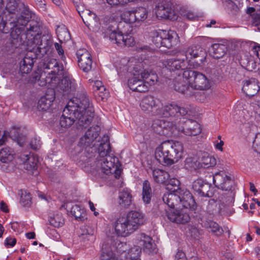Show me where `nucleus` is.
<instances>
[{"label":"nucleus","instance_id":"1","mask_svg":"<svg viewBox=\"0 0 260 260\" xmlns=\"http://www.w3.org/2000/svg\"><path fill=\"white\" fill-rule=\"evenodd\" d=\"M4 0H0V28L3 29L7 22L4 20L6 12L11 14L9 19L11 26V36L14 40L20 39L22 43H26L33 49L41 50L48 47L49 41L45 36L41 37L40 23L33 19L30 20L31 13L24 7L19 8L18 0H8L5 8Z\"/></svg>","mask_w":260,"mask_h":260},{"label":"nucleus","instance_id":"2","mask_svg":"<svg viewBox=\"0 0 260 260\" xmlns=\"http://www.w3.org/2000/svg\"><path fill=\"white\" fill-rule=\"evenodd\" d=\"M100 127L96 125L90 127L81 137L79 142L80 147L85 148L84 151L77 160V164L82 168L89 166L94 169H100L105 174H114L116 178L119 177L121 173L120 164L118 158L113 154H110V145L108 136L104 135L98 148H94L95 141L100 134Z\"/></svg>","mask_w":260,"mask_h":260},{"label":"nucleus","instance_id":"3","mask_svg":"<svg viewBox=\"0 0 260 260\" xmlns=\"http://www.w3.org/2000/svg\"><path fill=\"white\" fill-rule=\"evenodd\" d=\"M93 113V107L86 95L73 98L63 110L60 125L62 127L68 128L77 120L79 126L86 127L90 123Z\"/></svg>","mask_w":260,"mask_h":260},{"label":"nucleus","instance_id":"4","mask_svg":"<svg viewBox=\"0 0 260 260\" xmlns=\"http://www.w3.org/2000/svg\"><path fill=\"white\" fill-rule=\"evenodd\" d=\"M122 21L118 22L111 20L106 24L104 37L109 38L113 43L120 47L132 46L135 44L134 38L128 33L130 24L137 22L134 11H126L122 16Z\"/></svg>","mask_w":260,"mask_h":260},{"label":"nucleus","instance_id":"5","mask_svg":"<svg viewBox=\"0 0 260 260\" xmlns=\"http://www.w3.org/2000/svg\"><path fill=\"white\" fill-rule=\"evenodd\" d=\"M142 110L163 117L178 118L187 114V110L175 103L162 105L160 101L151 95L144 97L140 104Z\"/></svg>","mask_w":260,"mask_h":260},{"label":"nucleus","instance_id":"6","mask_svg":"<svg viewBox=\"0 0 260 260\" xmlns=\"http://www.w3.org/2000/svg\"><path fill=\"white\" fill-rule=\"evenodd\" d=\"M131 72L134 76L128 80V85L134 91L146 92L148 90L149 86L154 85L158 80L154 72L143 69L141 63L135 65Z\"/></svg>","mask_w":260,"mask_h":260},{"label":"nucleus","instance_id":"7","mask_svg":"<svg viewBox=\"0 0 260 260\" xmlns=\"http://www.w3.org/2000/svg\"><path fill=\"white\" fill-rule=\"evenodd\" d=\"M183 146L178 141H166L155 149V157L164 165H171L177 162L182 157Z\"/></svg>","mask_w":260,"mask_h":260},{"label":"nucleus","instance_id":"8","mask_svg":"<svg viewBox=\"0 0 260 260\" xmlns=\"http://www.w3.org/2000/svg\"><path fill=\"white\" fill-rule=\"evenodd\" d=\"M145 222L143 213L132 211L126 216L120 217L115 223V230L117 235L126 237L133 233Z\"/></svg>","mask_w":260,"mask_h":260},{"label":"nucleus","instance_id":"9","mask_svg":"<svg viewBox=\"0 0 260 260\" xmlns=\"http://www.w3.org/2000/svg\"><path fill=\"white\" fill-rule=\"evenodd\" d=\"M184 77L188 80L191 89L203 90L209 89L210 84L207 76L198 71L186 70L184 71Z\"/></svg>","mask_w":260,"mask_h":260},{"label":"nucleus","instance_id":"10","mask_svg":"<svg viewBox=\"0 0 260 260\" xmlns=\"http://www.w3.org/2000/svg\"><path fill=\"white\" fill-rule=\"evenodd\" d=\"M178 35L173 30H161L159 32H155L152 37V42L156 47H165L170 48L176 45L178 42Z\"/></svg>","mask_w":260,"mask_h":260},{"label":"nucleus","instance_id":"11","mask_svg":"<svg viewBox=\"0 0 260 260\" xmlns=\"http://www.w3.org/2000/svg\"><path fill=\"white\" fill-rule=\"evenodd\" d=\"M213 181L216 187L222 190L228 191L230 194L228 201L230 203L234 202L232 188L234 184V181L230 176H228L224 172H220L215 174L213 177Z\"/></svg>","mask_w":260,"mask_h":260},{"label":"nucleus","instance_id":"12","mask_svg":"<svg viewBox=\"0 0 260 260\" xmlns=\"http://www.w3.org/2000/svg\"><path fill=\"white\" fill-rule=\"evenodd\" d=\"M183 116H181L178 118L169 117L172 120V122L164 119H155L153 122L152 127L156 133L160 135L170 136L173 134L174 129H177V123L178 119H180Z\"/></svg>","mask_w":260,"mask_h":260},{"label":"nucleus","instance_id":"13","mask_svg":"<svg viewBox=\"0 0 260 260\" xmlns=\"http://www.w3.org/2000/svg\"><path fill=\"white\" fill-rule=\"evenodd\" d=\"M177 121V129L186 135L197 136L201 133V128L200 124L191 119H180Z\"/></svg>","mask_w":260,"mask_h":260},{"label":"nucleus","instance_id":"14","mask_svg":"<svg viewBox=\"0 0 260 260\" xmlns=\"http://www.w3.org/2000/svg\"><path fill=\"white\" fill-rule=\"evenodd\" d=\"M155 14L158 19H168L174 20L177 18L173 4L163 0L155 8Z\"/></svg>","mask_w":260,"mask_h":260},{"label":"nucleus","instance_id":"15","mask_svg":"<svg viewBox=\"0 0 260 260\" xmlns=\"http://www.w3.org/2000/svg\"><path fill=\"white\" fill-rule=\"evenodd\" d=\"M166 210L168 219L173 222L184 224L190 220L189 210L169 209Z\"/></svg>","mask_w":260,"mask_h":260},{"label":"nucleus","instance_id":"16","mask_svg":"<svg viewBox=\"0 0 260 260\" xmlns=\"http://www.w3.org/2000/svg\"><path fill=\"white\" fill-rule=\"evenodd\" d=\"M83 21L89 29H96L100 26V20L96 14L91 11L86 9L79 12Z\"/></svg>","mask_w":260,"mask_h":260},{"label":"nucleus","instance_id":"17","mask_svg":"<svg viewBox=\"0 0 260 260\" xmlns=\"http://www.w3.org/2000/svg\"><path fill=\"white\" fill-rule=\"evenodd\" d=\"M192 187L193 190L201 197H210L212 196L211 185L201 179L194 180L192 183Z\"/></svg>","mask_w":260,"mask_h":260},{"label":"nucleus","instance_id":"18","mask_svg":"<svg viewBox=\"0 0 260 260\" xmlns=\"http://www.w3.org/2000/svg\"><path fill=\"white\" fill-rule=\"evenodd\" d=\"M185 60L186 63H189L191 59L201 57L200 61L203 62L205 59V51L199 45L191 46L188 47L185 51Z\"/></svg>","mask_w":260,"mask_h":260},{"label":"nucleus","instance_id":"19","mask_svg":"<svg viewBox=\"0 0 260 260\" xmlns=\"http://www.w3.org/2000/svg\"><path fill=\"white\" fill-rule=\"evenodd\" d=\"M162 64L164 67L170 71L182 70L186 65L184 58L181 59L178 57L164 59L162 61Z\"/></svg>","mask_w":260,"mask_h":260},{"label":"nucleus","instance_id":"20","mask_svg":"<svg viewBox=\"0 0 260 260\" xmlns=\"http://www.w3.org/2000/svg\"><path fill=\"white\" fill-rule=\"evenodd\" d=\"M59 87L62 94L66 95L74 93L77 88V84L74 78L68 76L63 78Z\"/></svg>","mask_w":260,"mask_h":260},{"label":"nucleus","instance_id":"21","mask_svg":"<svg viewBox=\"0 0 260 260\" xmlns=\"http://www.w3.org/2000/svg\"><path fill=\"white\" fill-rule=\"evenodd\" d=\"M174 86L176 90L186 95H191L190 84L184 77V72L182 75H178L174 81Z\"/></svg>","mask_w":260,"mask_h":260},{"label":"nucleus","instance_id":"22","mask_svg":"<svg viewBox=\"0 0 260 260\" xmlns=\"http://www.w3.org/2000/svg\"><path fill=\"white\" fill-rule=\"evenodd\" d=\"M180 204L185 209H194L196 206L194 200L191 193L187 189H179Z\"/></svg>","mask_w":260,"mask_h":260},{"label":"nucleus","instance_id":"23","mask_svg":"<svg viewBox=\"0 0 260 260\" xmlns=\"http://www.w3.org/2000/svg\"><path fill=\"white\" fill-rule=\"evenodd\" d=\"M260 87L257 80L255 78H250L243 81V91L248 96H252L259 91Z\"/></svg>","mask_w":260,"mask_h":260},{"label":"nucleus","instance_id":"24","mask_svg":"<svg viewBox=\"0 0 260 260\" xmlns=\"http://www.w3.org/2000/svg\"><path fill=\"white\" fill-rule=\"evenodd\" d=\"M139 245L147 253H152L156 252V245L152 241V238L144 234H141Z\"/></svg>","mask_w":260,"mask_h":260},{"label":"nucleus","instance_id":"25","mask_svg":"<svg viewBox=\"0 0 260 260\" xmlns=\"http://www.w3.org/2000/svg\"><path fill=\"white\" fill-rule=\"evenodd\" d=\"M162 200L168 206L169 209H174L176 206L180 204L179 191L165 193L162 197Z\"/></svg>","mask_w":260,"mask_h":260},{"label":"nucleus","instance_id":"26","mask_svg":"<svg viewBox=\"0 0 260 260\" xmlns=\"http://www.w3.org/2000/svg\"><path fill=\"white\" fill-rule=\"evenodd\" d=\"M20 158L24 163V168L34 175L38 168V159L33 156H29L28 154L21 155Z\"/></svg>","mask_w":260,"mask_h":260},{"label":"nucleus","instance_id":"27","mask_svg":"<svg viewBox=\"0 0 260 260\" xmlns=\"http://www.w3.org/2000/svg\"><path fill=\"white\" fill-rule=\"evenodd\" d=\"M100 260H120L116 251L108 244H103L100 254Z\"/></svg>","mask_w":260,"mask_h":260},{"label":"nucleus","instance_id":"28","mask_svg":"<svg viewBox=\"0 0 260 260\" xmlns=\"http://www.w3.org/2000/svg\"><path fill=\"white\" fill-rule=\"evenodd\" d=\"M55 99L54 93L52 91L51 94H46L42 96L38 101V109L40 111H46L49 109Z\"/></svg>","mask_w":260,"mask_h":260},{"label":"nucleus","instance_id":"29","mask_svg":"<svg viewBox=\"0 0 260 260\" xmlns=\"http://www.w3.org/2000/svg\"><path fill=\"white\" fill-rule=\"evenodd\" d=\"M44 68L51 70V71L48 73L49 74L56 75L59 71L62 70L63 66L60 65L56 59L52 58H48L44 63Z\"/></svg>","mask_w":260,"mask_h":260},{"label":"nucleus","instance_id":"30","mask_svg":"<svg viewBox=\"0 0 260 260\" xmlns=\"http://www.w3.org/2000/svg\"><path fill=\"white\" fill-rule=\"evenodd\" d=\"M152 177L156 183L165 184L168 182L170 175L162 170L156 169L152 171Z\"/></svg>","mask_w":260,"mask_h":260},{"label":"nucleus","instance_id":"31","mask_svg":"<svg viewBox=\"0 0 260 260\" xmlns=\"http://www.w3.org/2000/svg\"><path fill=\"white\" fill-rule=\"evenodd\" d=\"M228 50L225 45L215 43L212 45L211 53L214 58H222L226 53Z\"/></svg>","mask_w":260,"mask_h":260},{"label":"nucleus","instance_id":"32","mask_svg":"<svg viewBox=\"0 0 260 260\" xmlns=\"http://www.w3.org/2000/svg\"><path fill=\"white\" fill-rule=\"evenodd\" d=\"M34 58L25 56L20 62L19 71L21 74L29 73L33 67Z\"/></svg>","mask_w":260,"mask_h":260},{"label":"nucleus","instance_id":"33","mask_svg":"<svg viewBox=\"0 0 260 260\" xmlns=\"http://www.w3.org/2000/svg\"><path fill=\"white\" fill-rule=\"evenodd\" d=\"M15 153L13 149L6 147L0 150V161L3 163H8L14 158Z\"/></svg>","mask_w":260,"mask_h":260},{"label":"nucleus","instance_id":"34","mask_svg":"<svg viewBox=\"0 0 260 260\" xmlns=\"http://www.w3.org/2000/svg\"><path fill=\"white\" fill-rule=\"evenodd\" d=\"M152 194V192L150 184L148 180H145L143 183L142 195L143 201L145 204L150 203Z\"/></svg>","mask_w":260,"mask_h":260},{"label":"nucleus","instance_id":"35","mask_svg":"<svg viewBox=\"0 0 260 260\" xmlns=\"http://www.w3.org/2000/svg\"><path fill=\"white\" fill-rule=\"evenodd\" d=\"M118 199V203L122 207H126L129 206L132 201V196L129 190L124 189L120 191Z\"/></svg>","mask_w":260,"mask_h":260},{"label":"nucleus","instance_id":"36","mask_svg":"<svg viewBox=\"0 0 260 260\" xmlns=\"http://www.w3.org/2000/svg\"><path fill=\"white\" fill-rule=\"evenodd\" d=\"M199 162L200 168H209L215 165L216 160L212 156L209 155L207 153H204Z\"/></svg>","mask_w":260,"mask_h":260},{"label":"nucleus","instance_id":"37","mask_svg":"<svg viewBox=\"0 0 260 260\" xmlns=\"http://www.w3.org/2000/svg\"><path fill=\"white\" fill-rule=\"evenodd\" d=\"M184 168L188 170H195L200 168V164L196 157H188L184 160Z\"/></svg>","mask_w":260,"mask_h":260},{"label":"nucleus","instance_id":"38","mask_svg":"<svg viewBox=\"0 0 260 260\" xmlns=\"http://www.w3.org/2000/svg\"><path fill=\"white\" fill-rule=\"evenodd\" d=\"M72 214L75 217L76 219L81 221L84 220L86 213L83 209H82L80 206L78 205L74 206L71 209Z\"/></svg>","mask_w":260,"mask_h":260},{"label":"nucleus","instance_id":"39","mask_svg":"<svg viewBox=\"0 0 260 260\" xmlns=\"http://www.w3.org/2000/svg\"><path fill=\"white\" fill-rule=\"evenodd\" d=\"M80 68L84 72H88L91 70L92 66V60L91 56L86 59L78 62Z\"/></svg>","mask_w":260,"mask_h":260},{"label":"nucleus","instance_id":"40","mask_svg":"<svg viewBox=\"0 0 260 260\" xmlns=\"http://www.w3.org/2000/svg\"><path fill=\"white\" fill-rule=\"evenodd\" d=\"M137 22L143 21L147 17V11L143 7H140L134 10Z\"/></svg>","mask_w":260,"mask_h":260},{"label":"nucleus","instance_id":"41","mask_svg":"<svg viewBox=\"0 0 260 260\" xmlns=\"http://www.w3.org/2000/svg\"><path fill=\"white\" fill-rule=\"evenodd\" d=\"M207 227L209 232L214 233L217 236L220 235L223 233L222 228L215 222L210 221L208 222Z\"/></svg>","mask_w":260,"mask_h":260},{"label":"nucleus","instance_id":"42","mask_svg":"<svg viewBox=\"0 0 260 260\" xmlns=\"http://www.w3.org/2000/svg\"><path fill=\"white\" fill-rule=\"evenodd\" d=\"M167 186V188L171 190L172 191H179V186L180 185V181L176 178H172L168 179V182L165 184Z\"/></svg>","mask_w":260,"mask_h":260},{"label":"nucleus","instance_id":"43","mask_svg":"<svg viewBox=\"0 0 260 260\" xmlns=\"http://www.w3.org/2000/svg\"><path fill=\"white\" fill-rule=\"evenodd\" d=\"M76 55L78 59V62L91 56L90 53L84 48L80 49L77 50Z\"/></svg>","mask_w":260,"mask_h":260},{"label":"nucleus","instance_id":"44","mask_svg":"<svg viewBox=\"0 0 260 260\" xmlns=\"http://www.w3.org/2000/svg\"><path fill=\"white\" fill-rule=\"evenodd\" d=\"M50 224L54 227H59L64 223V220L61 217V215L57 214L50 219Z\"/></svg>","mask_w":260,"mask_h":260},{"label":"nucleus","instance_id":"45","mask_svg":"<svg viewBox=\"0 0 260 260\" xmlns=\"http://www.w3.org/2000/svg\"><path fill=\"white\" fill-rule=\"evenodd\" d=\"M141 249L142 248H141L140 245L139 246H134L131 249H128L127 255L131 258L139 256L141 252Z\"/></svg>","mask_w":260,"mask_h":260},{"label":"nucleus","instance_id":"46","mask_svg":"<svg viewBox=\"0 0 260 260\" xmlns=\"http://www.w3.org/2000/svg\"><path fill=\"white\" fill-rule=\"evenodd\" d=\"M13 137L20 146H22L25 143L26 137L24 135L20 134L18 130H15L14 135Z\"/></svg>","mask_w":260,"mask_h":260},{"label":"nucleus","instance_id":"47","mask_svg":"<svg viewBox=\"0 0 260 260\" xmlns=\"http://www.w3.org/2000/svg\"><path fill=\"white\" fill-rule=\"evenodd\" d=\"M20 202L23 206L29 207L31 204V198L29 193L22 194Z\"/></svg>","mask_w":260,"mask_h":260},{"label":"nucleus","instance_id":"48","mask_svg":"<svg viewBox=\"0 0 260 260\" xmlns=\"http://www.w3.org/2000/svg\"><path fill=\"white\" fill-rule=\"evenodd\" d=\"M256 62L253 59H250L247 60V62L245 64L244 67L247 70L252 72L256 69Z\"/></svg>","mask_w":260,"mask_h":260},{"label":"nucleus","instance_id":"49","mask_svg":"<svg viewBox=\"0 0 260 260\" xmlns=\"http://www.w3.org/2000/svg\"><path fill=\"white\" fill-rule=\"evenodd\" d=\"M134 0H108V4L111 6L123 5Z\"/></svg>","mask_w":260,"mask_h":260},{"label":"nucleus","instance_id":"50","mask_svg":"<svg viewBox=\"0 0 260 260\" xmlns=\"http://www.w3.org/2000/svg\"><path fill=\"white\" fill-rule=\"evenodd\" d=\"M127 244L124 242H121L120 241L117 240L115 242V246H113L112 248L115 251H117V253H120V249H122L123 247H125Z\"/></svg>","mask_w":260,"mask_h":260},{"label":"nucleus","instance_id":"51","mask_svg":"<svg viewBox=\"0 0 260 260\" xmlns=\"http://www.w3.org/2000/svg\"><path fill=\"white\" fill-rule=\"evenodd\" d=\"M54 46L57 51L58 55L60 56V58L64 61L66 57L64 55V51L62 48L61 45L58 43H55L54 44Z\"/></svg>","mask_w":260,"mask_h":260},{"label":"nucleus","instance_id":"52","mask_svg":"<svg viewBox=\"0 0 260 260\" xmlns=\"http://www.w3.org/2000/svg\"><path fill=\"white\" fill-rule=\"evenodd\" d=\"M95 93L101 96L102 99L107 97L109 95L108 91L106 90L104 85L99 89L98 92H95Z\"/></svg>","mask_w":260,"mask_h":260},{"label":"nucleus","instance_id":"53","mask_svg":"<svg viewBox=\"0 0 260 260\" xmlns=\"http://www.w3.org/2000/svg\"><path fill=\"white\" fill-rule=\"evenodd\" d=\"M40 140L37 138L33 139L30 143V146L34 150L38 149L40 147Z\"/></svg>","mask_w":260,"mask_h":260},{"label":"nucleus","instance_id":"54","mask_svg":"<svg viewBox=\"0 0 260 260\" xmlns=\"http://www.w3.org/2000/svg\"><path fill=\"white\" fill-rule=\"evenodd\" d=\"M16 243V240L15 238H13L12 237H8L6 238L5 241V244L6 245H9L11 247L14 246Z\"/></svg>","mask_w":260,"mask_h":260},{"label":"nucleus","instance_id":"55","mask_svg":"<svg viewBox=\"0 0 260 260\" xmlns=\"http://www.w3.org/2000/svg\"><path fill=\"white\" fill-rule=\"evenodd\" d=\"M174 260H187V259L185 253L179 250L176 253Z\"/></svg>","mask_w":260,"mask_h":260},{"label":"nucleus","instance_id":"56","mask_svg":"<svg viewBox=\"0 0 260 260\" xmlns=\"http://www.w3.org/2000/svg\"><path fill=\"white\" fill-rule=\"evenodd\" d=\"M252 24L254 26L260 25V10L259 13H257L254 15Z\"/></svg>","mask_w":260,"mask_h":260},{"label":"nucleus","instance_id":"57","mask_svg":"<svg viewBox=\"0 0 260 260\" xmlns=\"http://www.w3.org/2000/svg\"><path fill=\"white\" fill-rule=\"evenodd\" d=\"M103 86V83L101 81L96 80L94 82L93 88L94 92H98L99 89Z\"/></svg>","mask_w":260,"mask_h":260},{"label":"nucleus","instance_id":"58","mask_svg":"<svg viewBox=\"0 0 260 260\" xmlns=\"http://www.w3.org/2000/svg\"><path fill=\"white\" fill-rule=\"evenodd\" d=\"M8 135H9L8 133L6 132H4L3 137L1 139H0V146L5 144L6 143V142L8 141Z\"/></svg>","mask_w":260,"mask_h":260},{"label":"nucleus","instance_id":"59","mask_svg":"<svg viewBox=\"0 0 260 260\" xmlns=\"http://www.w3.org/2000/svg\"><path fill=\"white\" fill-rule=\"evenodd\" d=\"M0 209L5 212H8V209L7 206L5 203L3 201H2L0 203Z\"/></svg>","mask_w":260,"mask_h":260},{"label":"nucleus","instance_id":"60","mask_svg":"<svg viewBox=\"0 0 260 260\" xmlns=\"http://www.w3.org/2000/svg\"><path fill=\"white\" fill-rule=\"evenodd\" d=\"M129 246L127 245H126L125 247H123L122 249H120V253L121 254H124L125 257H126V256H128L126 255V253H127V251H128Z\"/></svg>","mask_w":260,"mask_h":260},{"label":"nucleus","instance_id":"61","mask_svg":"<svg viewBox=\"0 0 260 260\" xmlns=\"http://www.w3.org/2000/svg\"><path fill=\"white\" fill-rule=\"evenodd\" d=\"M253 49L256 52V54L257 57L260 60V45L254 46L253 47Z\"/></svg>","mask_w":260,"mask_h":260},{"label":"nucleus","instance_id":"62","mask_svg":"<svg viewBox=\"0 0 260 260\" xmlns=\"http://www.w3.org/2000/svg\"><path fill=\"white\" fill-rule=\"evenodd\" d=\"M233 256L230 253H226L223 256V260H232Z\"/></svg>","mask_w":260,"mask_h":260},{"label":"nucleus","instance_id":"63","mask_svg":"<svg viewBox=\"0 0 260 260\" xmlns=\"http://www.w3.org/2000/svg\"><path fill=\"white\" fill-rule=\"evenodd\" d=\"M11 228L14 231H17L18 230L19 225L18 223L16 222H13L11 223Z\"/></svg>","mask_w":260,"mask_h":260},{"label":"nucleus","instance_id":"64","mask_svg":"<svg viewBox=\"0 0 260 260\" xmlns=\"http://www.w3.org/2000/svg\"><path fill=\"white\" fill-rule=\"evenodd\" d=\"M26 237L29 239H34L35 233L34 232H29L25 234Z\"/></svg>","mask_w":260,"mask_h":260}]
</instances>
